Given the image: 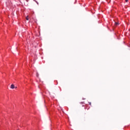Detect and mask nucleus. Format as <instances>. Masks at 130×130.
I'll list each match as a JSON object with an SVG mask.
<instances>
[{
  "label": "nucleus",
  "mask_w": 130,
  "mask_h": 130,
  "mask_svg": "<svg viewBox=\"0 0 130 130\" xmlns=\"http://www.w3.org/2000/svg\"><path fill=\"white\" fill-rule=\"evenodd\" d=\"M125 2H126V3H127V2H128V0H125Z\"/></svg>",
  "instance_id": "obj_4"
},
{
  "label": "nucleus",
  "mask_w": 130,
  "mask_h": 130,
  "mask_svg": "<svg viewBox=\"0 0 130 130\" xmlns=\"http://www.w3.org/2000/svg\"><path fill=\"white\" fill-rule=\"evenodd\" d=\"M89 105H91V103H89Z\"/></svg>",
  "instance_id": "obj_5"
},
{
  "label": "nucleus",
  "mask_w": 130,
  "mask_h": 130,
  "mask_svg": "<svg viewBox=\"0 0 130 130\" xmlns=\"http://www.w3.org/2000/svg\"><path fill=\"white\" fill-rule=\"evenodd\" d=\"M15 88H17V87H16Z\"/></svg>",
  "instance_id": "obj_6"
},
{
  "label": "nucleus",
  "mask_w": 130,
  "mask_h": 130,
  "mask_svg": "<svg viewBox=\"0 0 130 130\" xmlns=\"http://www.w3.org/2000/svg\"><path fill=\"white\" fill-rule=\"evenodd\" d=\"M26 20H27V21H29V17L28 16H26Z\"/></svg>",
  "instance_id": "obj_2"
},
{
  "label": "nucleus",
  "mask_w": 130,
  "mask_h": 130,
  "mask_svg": "<svg viewBox=\"0 0 130 130\" xmlns=\"http://www.w3.org/2000/svg\"><path fill=\"white\" fill-rule=\"evenodd\" d=\"M115 25L116 26H117V25H118V23L115 22Z\"/></svg>",
  "instance_id": "obj_3"
},
{
  "label": "nucleus",
  "mask_w": 130,
  "mask_h": 130,
  "mask_svg": "<svg viewBox=\"0 0 130 130\" xmlns=\"http://www.w3.org/2000/svg\"><path fill=\"white\" fill-rule=\"evenodd\" d=\"M11 89H15V85L14 84H12L11 85Z\"/></svg>",
  "instance_id": "obj_1"
}]
</instances>
